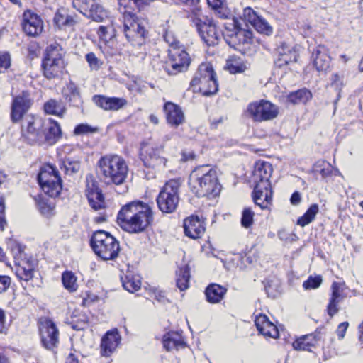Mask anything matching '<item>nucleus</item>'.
I'll list each match as a JSON object with an SVG mask.
<instances>
[{
	"instance_id": "obj_1",
	"label": "nucleus",
	"mask_w": 363,
	"mask_h": 363,
	"mask_svg": "<svg viewBox=\"0 0 363 363\" xmlns=\"http://www.w3.org/2000/svg\"><path fill=\"white\" fill-rule=\"evenodd\" d=\"M118 223L130 233L144 232L153 221L150 207L142 201H132L123 206L118 213Z\"/></svg>"
},
{
	"instance_id": "obj_2",
	"label": "nucleus",
	"mask_w": 363,
	"mask_h": 363,
	"mask_svg": "<svg viewBox=\"0 0 363 363\" xmlns=\"http://www.w3.org/2000/svg\"><path fill=\"white\" fill-rule=\"evenodd\" d=\"M189 185L199 197L214 198L221 189L216 170L208 165L196 167L189 175Z\"/></svg>"
},
{
	"instance_id": "obj_3",
	"label": "nucleus",
	"mask_w": 363,
	"mask_h": 363,
	"mask_svg": "<svg viewBox=\"0 0 363 363\" xmlns=\"http://www.w3.org/2000/svg\"><path fill=\"white\" fill-rule=\"evenodd\" d=\"M273 172L268 162L258 161L255 164L252 181L255 184L253 201L262 209H264L272 201V191L269 179Z\"/></svg>"
},
{
	"instance_id": "obj_4",
	"label": "nucleus",
	"mask_w": 363,
	"mask_h": 363,
	"mask_svg": "<svg viewBox=\"0 0 363 363\" xmlns=\"http://www.w3.org/2000/svg\"><path fill=\"white\" fill-rule=\"evenodd\" d=\"M101 179L106 184H123L128 177L129 167L125 160L118 155H106L97 162Z\"/></svg>"
},
{
	"instance_id": "obj_5",
	"label": "nucleus",
	"mask_w": 363,
	"mask_h": 363,
	"mask_svg": "<svg viewBox=\"0 0 363 363\" xmlns=\"http://www.w3.org/2000/svg\"><path fill=\"white\" fill-rule=\"evenodd\" d=\"M190 84L194 91H199L203 96L215 94L218 90V84L212 65L201 64Z\"/></svg>"
},
{
	"instance_id": "obj_6",
	"label": "nucleus",
	"mask_w": 363,
	"mask_h": 363,
	"mask_svg": "<svg viewBox=\"0 0 363 363\" xmlns=\"http://www.w3.org/2000/svg\"><path fill=\"white\" fill-rule=\"evenodd\" d=\"M91 246L94 252L104 260L114 259L118 255V242L104 230H98L93 234Z\"/></svg>"
},
{
	"instance_id": "obj_7",
	"label": "nucleus",
	"mask_w": 363,
	"mask_h": 363,
	"mask_svg": "<svg viewBox=\"0 0 363 363\" xmlns=\"http://www.w3.org/2000/svg\"><path fill=\"white\" fill-rule=\"evenodd\" d=\"M191 18L201 39L208 45L216 44L218 39V33L213 21L203 14L199 8L192 10Z\"/></svg>"
},
{
	"instance_id": "obj_8",
	"label": "nucleus",
	"mask_w": 363,
	"mask_h": 363,
	"mask_svg": "<svg viewBox=\"0 0 363 363\" xmlns=\"http://www.w3.org/2000/svg\"><path fill=\"white\" fill-rule=\"evenodd\" d=\"M39 184L43 192L50 197L57 196L62 190V179L57 169L46 164L40 168L38 175Z\"/></svg>"
},
{
	"instance_id": "obj_9",
	"label": "nucleus",
	"mask_w": 363,
	"mask_h": 363,
	"mask_svg": "<svg viewBox=\"0 0 363 363\" xmlns=\"http://www.w3.org/2000/svg\"><path fill=\"white\" fill-rule=\"evenodd\" d=\"M180 183L175 179L167 182L157 197L159 209L166 213L174 211L179 203V189Z\"/></svg>"
},
{
	"instance_id": "obj_10",
	"label": "nucleus",
	"mask_w": 363,
	"mask_h": 363,
	"mask_svg": "<svg viewBox=\"0 0 363 363\" xmlns=\"http://www.w3.org/2000/svg\"><path fill=\"white\" fill-rule=\"evenodd\" d=\"M223 35L227 43L235 48L241 45L250 44L252 40V33L249 29L242 28L238 20L229 19L224 23Z\"/></svg>"
},
{
	"instance_id": "obj_11",
	"label": "nucleus",
	"mask_w": 363,
	"mask_h": 363,
	"mask_svg": "<svg viewBox=\"0 0 363 363\" xmlns=\"http://www.w3.org/2000/svg\"><path fill=\"white\" fill-rule=\"evenodd\" d=\"M245 113L254 122L261 123L275 118L278 116L279 108L269 101L262 99L250 103Z\"/></svg>"
},
{
	"instance_id": "obj_12",
	"label": "nucleus",
	"mask_w": 363,
	"mask_h": 363,
	"mask_svg": "<svg viewBox=\"0 0 363 363\" xmlns=\"http://www.w3.org/2000/svg\"><path fill=\"white\" fill-rule=\"evenodd\" d=\"M44 119L33 115H27L22 123V136L30 145H42Z\"/></svg>"
},
{
	"instance_id": "obj_13",
	"label": "nucleus",
	"mask_w": 363,
	"mask_h": 363,
	"mask_svg": "<svg viewBox=\"0 0 363 363\" xmlns=\"http://www.w3.org/2000/svg\"><path fill=\"white\" fill-rule=\"evenodd\" d=\"M73 6L82 13L96 22H106L113 19L110 12L95 0H74Z\"/></svg>"
},
{
	"instance_id": "obj_14",
	"label": "nucleus",
	"mask_w": 363,
	"mask_h": 363,
	"mask_svg": "<svg viewBox=\"0 0 363 363\" xmlns=\"http://www.w3.org/2000/svg\"><path fill=\"white\" fill-rule=\"evenodd\" d=\"M168 52L169 60L164 67L168 74L176 75L187 70L191 63V58L182 46L178 48H169Z\"/></svg>"
},
{
	"instance_id": "obj_15",
	"label": "nucleus",
	"mask_w": 363,
	"mask_h": 363,
	"mask_svg": "<svg viewBox=\"0 0 363 363\" xmlns=\"http://www.w3.org/2000/svg\"><path fill=\"white\" fill-rule=\"evenodd\" d=\"M162 146L155 147L143 142L141 143L140 159L147 168H164L167 167V160L162 155Z\"/></svg>"
},
{
	"instance_id": "obj_16",
	"label": "nucleus",
	"mask_w": 363,
	"mask_h": 363,
	"mask_svg": "<svg viewBox=\"0 0 363 363\" xmlns=\"http://www.w3.org/2000/svg\"><path fill=\"white\" fill-rule=\"evenodd\" d=\"M85 192L92 208L99 210L105 207L104 196L92 174H88L86 177Z\"/></svg>"
},
{
	"instance_id": "obj_17",
	"label": "nucleus",
	"mask_w": 363,
	"mask_h": 363,
	"mask_svg": "<svg viewBox=\"0 0 363 363\" xmlns=\"http://www.w3.org/2000/svg\"><path fill=\"white\" fill-rule=\"evenodd\" d=\"M32 104L30 95L28 92L23 91L21 94L13 99L11 107V119L12 122L20 121Z\"/></svg>"
},
{
	"instance_id": "obj_18",
	"label": "nucleus",
	"mask_w": 363,
	"mask_h": 363,
	"mask_svg": "<svg viewBox=\"0 0 363 363\" xmlns=\"http://www.w3.org/2000/svg\"><path fill=\"white\" fill-rule=\"evenodd\" d=\"M123 32L129 41H138V44L142 43L146 34L145 28L133 15L124 18Z\"/></svg>"
},
{
	"instance_id": "obj_19",
	"label": "nucleus",
	"mask_w": 363,
	"mask_h": 363,
	"mask_svg": "<svg viewBox=\"0 0 363 363\" xmlns=\"http://www.w3.org/2000/svg\"><path fill=\"white\" fill-rule=\"evenodd\" d=\"M21 25L23 31L32 37L38 36L43 30V23L40 17L30 10L23 12Z\"/></svg>"
},
{
	"instance_id": "obj_20",
	"label": "nucleus",
	"mask_w": 363,
	"mask_h": 363,
	"mask_svg": "<svg viewBox=\"0 0 363 363\" xmlns=\"http://www.w3.org/2000/svg\"><path fill=\"white\" fill-rule=\"evenodd\" d=\"M344 284L336 281L333 283L331 286V294L327 306L328 314L330 317H333L338 312V305L345 297L344 295Z\"/></svg>"
},
{
	"instance_id": "obj_21",
	"label": "nucleus",
	"mask_w": 363,
	"mask_h": 363,
	"mask_svg": "<svg viewBox=\"0 0 363 363\" xmlns=\"http://www.w3.org/2000/svg\"><path fill=\"white\" fill-rule=\"evenodd\" d=\"M61 137V128L55 121L48 118L44 119V125L42 133V145L48 143L54 145Z\"/></svg>"
},
{
	"instance_id": "obj_22",
	"label": "nucleus",
	"mask_w": 363,
	"mask_h": 363,
	"mask_svg": "<svg viewBox=\"0 0 363 363\" xmlns=\"http://www.w3.org/2000/svg\"><path fill=\"white\" fill-rule=\"evenodd\" d=\"M184 230L186 236L197 239L204 233L206 228L203 220L197 216H191L184 220Z\"/></svg>"
},
{
	"instance_id": "obj_23",
	"label": "nucleus",
	"mask_w": 363,
	"mask_h": 363,
	"mask_svg": "<svg viewBox=\"0 0 363 363\" xmlns=\"http://www.w3.org/2000/svg\"><path fill=\"white\" fill-rule=\"evenodd\" d=\"M95 104L106 111H118L125 107L128 101L124 98L107 97L96 95L93 97Z\"/></svg>"
},
{
	"instance_id": "obj_24",
	"label": "nucleus",
	"mask_w": 363,
	"mask_h": 363,
	"mask_svg": "<svg viewBox=\"0 0 363 363\" xmlns=\"http://www.w3.org/2000/svg\"><path fill=\"white\" fill-rule=\"evenodd\" d=\"M279 57L277 60L278 67H281L291 63L296 62L298 57L297 51L286 43H281L277 48Z\"/></svg>"
},
{
	"instance_id": "obj_25",
	"label": "nucleus",
	"mask_w": 363,
	"mask_h": 363,
	"mask_svg": "<svg viewBox=\"0 0 363 363\" xmlns=\"http://www.w3.org/2000/svg\"><path fill=\"white\" fill-rule=\"evenodd\" d=\"M38 328L41 340H57L59 331L54 322L43 317L39 320Z\"/></svg>"
},
{
	"instance_id": "obj_26",
	"label": "nucleus",
	"mask_w": 363,
	"mask_h": 363,
	"mask_svg": "<svg viewBox=\"0 0 363 363\" xmlns=\"http://www.w3.org/2000/svg\"><path fill=\"white\" fill-rule=\"evenodd\" d=\"M167 123L177 127L184 121V114L181 107L172 102H167L164 105Z\"/></svg>"
},
{
	"instance_id": "obj_27",
	"label": "nucleus",
	"mask_w": 363,
	"mask_h": 363,
	"mask_svg": "<svg viewBox=\"0 0 363 363\" xmlns=\"http://www.w3.org/2000/svg\"><path fill=\"white\" fill-rule=\"evenodd\" d=\"M313 65L318 72H325L330 66V57L326 48L323 45H318L313 52Z\"/></svg>"
},
{
	"instance_id": "obj_28",
	"label": "nucleus",
	"mask_w": 363,
	"mask_h": 363,
	"mask_svg": "<svg viewBox=\"0 0 363 363\" xmlns=\"http://www.w3.org/2000/svg\"><path fill=\"white\" fill-rule=\"evenodd\" d=\"M42 67L44 75L47 79L59 77L65 68L64 62H51L49 60H43Z\"/></svg>"
},
{
	"instance_id": "obj_29",
	"label": "nucleus",
	"mask_w": 363,
	"mask_h": 363,
	"mask_svg": "<svg viewBox=\"0 0 363 363\" xmlns=\"http://www.w3.org/2000/svg\"><path fill=\"white\" fill-rule=\"evenodd\" d=\"M226 292V288L217 284H211L206 289L205 294L208 302L218 303L223 300Z\"/></svg>"
},
{
	"instance_id": "obj_30",
	"label": "nucleus",
	"mask_w": 363,
	"mask_h": 363,
	"mask_svg": "<svg viewBox=\"0 0 363 363\" xmlns=\"http://www.w3.org/2000/svg\"><path fill=\"white\" fill-rule=\"evenodd\" d=\"M62 94L66 100L74 106L79 107L82 103L79 89L72 82L68 83L63 89Z\"/></svg>"
},
{
	"instance_id": "obj_31",
	"label": "nucleus",
	"mask_w": 363,
	"mask_h": 363,
	"mask_svg": "<svg viewBox=\"0 0 363 363\" xmlns=\"http://www.w3.org/2000/svg\"><path fill=\"white\" fill-rule=\"evenodd\" d=\"M106 24L99 27L97 35L99 39L105 44L113 42L116 36V30L113 26V20L109 19L105 22Z\"/></svg>"
},
{
	"instance_id": "obj_32",
	"label": "nucleus",
	"mask_w": 363,
	"mask_h": 363,
	"mask_svg": "<svg viewBox=\"0 0 363 363\" xmlns=\"http://www.w3.org/2000/svg\"><path fill=\"white\" fill-rule=\"evenodd\" d=\"M121 281L124 289L128 292L133 293L140 289L141 281L138 275L126 274L121 277Z\"/></svg>"
},
{
	"instance_id": "obj_33",
	"label": "nucleus",
	"mask_w": 363,
	"mask_h": 363,
	"mask_svg": "<svg viewBox=\"0 0 363 363\" xmlns=\"http://www.w3.org/2000/svg\"><path fill=\"white\" fill-rule=\"evenodd\" d=\"M118 2L119 10L123 13L124 18L133 16L132 10H134L135 7L141 9L143 4L142 0H118Z\"/></svg>"
},
{
	"instance_id": "obj_34",
	"label": "nucleus",
	"mask_w": 363,
	"mask_h": 363,
	"mask_svg": "<svg viewBox=\"0 0 363 363\" xmlns=\"http://www.w3.org/2000/svg\"><path fill=\"white\" fill-rule=\"evenodd\" d=\"M311 98V92L308 89H302L289 94L287 96V100L293 104H306Z\"/></svg>"
},
{
	"instance_id": "obj_35",
	"label": "nucleus",
	"mask_w": 363,
	"mask_h": 363,
	"mask_svg": "<svg viewBox=\"0 0 363 363\" xmlns=\"http://www.w3.org/2000/svg\"><path fill=\"white\" fill-rule=\"evenodd\" d=\"M60 167L66 175L71 176L79 171L81 164L79 160L67 157L60 162Z\"/></svg>"
},
{
	"instance_id": "obj_36",
	"label": "nucleus",
	"mask_w": 363,
	"mask_h": 363,
	"mask_svg": "<svg viewBox=\"0 0 363 363\" xmlns=\"http://www.w3.org/2000/svg\"><path fill=\"white\" fill-rule=\"evenodd\" d=\"M44 111L48 114L62 116L65 112V107L61 101L50 99L45 103Z\"/></svg>"
},
{
	"instance_id": "obj_37",
	"label": "nucleus",
	"mask_w": 363,
	"mask_h": 363,
	"mask_svg": "<svg viewBox=\"0 0 363 363\" xmlns=\"http://www.w3.org/2000/svg\"><path fill=\"white\" fill-rule=\"evenodd\" d=\"M247 68L246 63L234 57L228 59L225 66V69L231 74L242 73Z\"/></svg>"
},
{
	"instance_id": "obj_38",
	"label": "nucleus",
	"mask_w": 363,
	"mask_h": 363,
	"mask_svg": "<svg viewBox=\"0 0 363 363\" xmlns=\"http://www.w3.org/2000/svg\"><path fill=\"white\" fill-rule=\"evenodd\" d=\"M190 278V267L188 264L180 269L177 279V286L180 291H184L189 288Z\"/></svg>"
},
{
	"instance_id": "obj_39",
	"label": "nucleus",
	"mask_w": 363,
	"mask_h": 363,
	"mask_svg": "<svg viewBox=\"0 0 363 363\" xmlns=\"http://www.w3.org/2000/svg\"><path fill=\"white\" fill-rule=\"evenodd\" d=\"M318 211L319 208L317 204L311 205L306 212L298 219L297 224L302 227L309 224L314 220Z\"/></svg>"
},
{
	"instance_id": "obj_40",
	"label": "nucleus",
	"mask_w": 363,
	"mask_h": 363,
	"mask_svg": "<svg viewBox=\"0 0 363 363\" xmlns=\"http://www.w3.org/2000/svg\"><path fill=\"white\" fill-rule=\"evenodd\" d=\"M62 281L66 289L70 292L77 291V277L74 274L70 271H66L62 274Z\"/></svg>"
},
{
	"instance_id": "obj_41",
	"label": "nucleus",
	"mask_w": 363,
	"mask_h": 363,
	"mask_svg": "<svg viewBox=\"0 0 363 363\" xmlns=\"http://www.w3.org/2000/svg\"><path fill=\"white\" fill-rule=\"evenodd\" d=\"M16 264L15 274L20 280L28 281L33 277V269L30 266L27 267L21 265L19 262Z\"/></svg>"
},
{
	"instance_id": "obj_42",
	"label": "nucleus",
	"mask_w": 363,
	"mask_h": 363,
	"mask_svg": "<svg viewBox=\"0 0 363 363\" xmlns=\"http://www.w3.org/2000/svg\"><path fill=\"white\" fill-rule=\"evenodd\" d=\"M44 60H49L51 62H64L60 48L58 45H50L46 49V54Z\"/></svg>"
},
{
	"instance_id": "obj_43",
	"label": "nucleus",
	"mask_w": 363,
	"mask_h": 363,
	"mask_svg": "<svg viewBox=\"0 0 363 363\" xmlns=\"http://www.w3.org/2000/svg\"><path fill=\"white\" fill-rule=\"evenodd\" d=\"M252 26L257 32L266 35H270L273 33L272 27L264 18H262L261 16Z\"/></svg>"
},
{
	"instance_id": "obj_44",
	"label": "nucleus",
	"mask_w": 363,
	"mask_h": 363,
	"mask_svg": "<svg viewBox=\"0 0 363 363\" xmlns=\"http://www.w3.org/2000/svg\"><path fill=\"white\" fill-rule=\"evenodd\" d=\"M330 85L337 91V99L335 101V103H337L341 96V91L344 86L343 76H340L338 74H333L330 78Z\"/></svg>"
},
{
	"instance_id": "obj_45",
	"label": "nucleus",
	"mask_w": 363,
	"mask_h": 363,
	"mask_svg": "<svg viewBox=\"0 0 363 363\" xmlns=\"http://www.w3.org/2000/svg\"><path fill=\"white\" fill-rule=\"evenodd\" d=\"M8 247L10 249L16 262H17V261H18L22 257V253L23 252V246L15 240H10L8 242Z\"/></svg>"
},
{
	"instance_id": "obj_46",
	"label": "nucleus",
	"mask_w": 363,
	"mask_h": 363,
	"mask_svg": "<svg viewBox=\"0 0 363 363\" xmlns=\"http://www.w3.org/2000/svg\"><path fill=\"white\" fill-rule=\"evenodd\" d=\"M292 347L298 351H308L310 352H314L317 347L315 343L310 342H292Z\"/></svg>"
},
{
	"instance_id": "obj_47",
	"label": "nucleus",
	"mask_w": 363,
	"mask_h": 363,
	"mask_svg": "<svg viewBox=\"0 0 363 363\" xmlns=\"http://www.w3.org/2000/svg\"><path fill=\"white\" fill-rule=\"evenodd\" d=\"M85 58L91 70H99L103 65V62L94 52L87 53Z\"/></svg>"
},
{
	"instance_id": "obj_48",
	"label": "nucleus",
	"mask_w": 363,
	"mask_h": 363,
	"mask_svg": "<svg viewBox=\"0 0 363 363\" xmlns=\"http://www.w3.org/2000/svg\"><path fill=\"white\" fill-rule=\"evenodd\" d=\"M118 342H101V354L104 357H109L113 354Z\"/></svg>"
},
{
	"instance_id": "obj_49",
	"label": "nucleus",
	"mask_w": 363,
	"mask_h": 363,
	"mask_svg": "<svg viewBox=\"0 0 363 363\" xmlns=\"http://www.w3.org/2000/svg\"><path fill=\"white\" fill-rule=\"evenodd\" d=\"M261 334L264 337H269L274 339L280 337L279 331L277 327L270 321L268 323V325L265 326V329L261 332Z\"/></svg>"
},
{
	"instance_id": "obj_50",
	"label": "nucleus",
	"mask_w": 363,
	"mask_h": 363,
	"mask_svg": "<svg viewBox=\"0 0 363 363\" xmlns=\"http://www.w3.org/2000/svg\"><path fill=\"white\" fill-rule=\"evenodd\" d=\"M254 212L250 208H245L242 213L241 224L245 228H248L253 223Z\"/></svg>"
},
{
	"instance_id": "obj_51",
	"label": "nucleus",
	"mask_w": 363,
	"mask_h": 363,
	"mask_svg": "<svg viewBox=\"0 0 363 363\" xmlns=\"http://www.w3.org/2000/svg\"><path fill=\"white\" fill-rule=\"evenodd\" d=\"M322 278L320 276L309 277L308 279L303 284V287L308 289H315L318 288L322 283Z\"/></svg>"
},
{
	"instance_id": "obj_52",
	"label": "nucleus",
	"mask_w": 363,
	"mask_h": 363,
	"mask_svg": "<svg viewBox=\"0 0 363 363\" xmlns=\"http://www.w3.org/2000/svg\"><path fill=\"white\" fill-rule=\"evenodd\" d=\"M243 18L245 21L250 23L252 26H253L255 22L260 17L257 13L250 7L245 8L243 10Z\"/></svg>"
},
{
	"instance_id": "obj_53",
	"label": "nucleus",
	"mask_w": 363,
	"mask_h": 363,
	"mask_svg": "<svg viewBox=\"0 0 363 363\" xmlns=\"http://www.w3.org/2000/svg\"><path fill=\"white\" fill-rule=\"evenodd\" d=\"M11 65V57L9 52H0V73H4Z\"/></svg>"
},
{
	"instance_id": "obj_54",
	"label": "nucleus",
	"mask_w": 363,
	"mask_h": 363,
	"mask_svg": "<svg viewBox=\"0 0 363 363\" xmlns=\"http://www.w3.org/2000/svg\"><path fill=\"white\" fill-rule=\"evenodd\" d=\"M186 346V342H163V347L167 352H173Z\"/></svg>"
},
{
	"instance_id": "obj_55",
	"label": "nucleus",
	"mask_w": 363,
	"mask_h": 363,
	"mask_svg": "<svg viewBox=\"0 0 363 363\" xmlns=\"http://www.w3.org/2000/svg\"><path fill=\"white\" fill-rule=\"evenodd\" d=\"M269 322V320L267 316L264 314L257 315L255 320V325L260 333L264 329H265V326L268 325Z\"/></svg>"
},
{
	"instance_id": "obj_56",
	"label": "nucleus",
	"mask_w": 363,
	"mask_h": 363,
	"mask_svg": "<svg viewBox=\"0 0 363 363\" xmlns=\"http://www.w3.org/2000/svg\"><path fill=\"white\" fill-rule=\"evenodd\" d=\"M96 131V128L91 127L87 124H79L77 125L74 128V134L76 135H82L90 133H94Z\"/></svg>"
},
{
	"instance_id": "obj_57",
	"label": "nucleus",
	"mask_w": 363,
	"mask_h": 363,
	"mask_svg": "<svg viewBox=\"0 0 363 363\" xmlns=\"http://www.w3.org/2000/svg\"><path fill=\"white\" fill-rule=\"evenodd\" d=\"M164 40L169 44V48H178L180 46L179 42L175 38L174 35L170 32H166L164 35Z\"/></svg>"
},
{
	"instance_id": "obj_58",
	"label": "nucleus",
	"mask_w": 363,
	"mask_h": 363,
	"mask_svg": "<svg viewBox=\"0 0 363 363\" xmlns=\"http://www.w3.org/2000/svg\"><path fill=\"white\" fill-rule=\"evenodd\" d=\"M121 337L117 328L107 331L101 340H121Z\"/></svg>"
},
{
	"instance_id": "obj_59",
	"label": "nucleus",
	"mask_w": 363,
	"mask_h": 363,
	"mask_svg": "<svg viewBox=\"0 0 363 363\" xmlns=\"http://www.w3.org/2000/svg\"><path fill=\"white\" fill-rule=\"evenodd\" d=\"M11 283V277L7 275L0 274V294L6 292Z\"/></svg>"
},
{
	"instance_id": "obj_60",
	"label": "nucleus",
	"mask_w": 363,
	"mask_h": 363,
	"mask_svg": "<svg viewBox=\"0 0 363 363\" xmlns=\"http://www.w3.org/2000/svg\"><path fill=\"white\" fill-rule=\"evenodd\" d=\"M213 10L215 11L216 15L223 19H228L231 16L230 11L224 6V4Z\"/></svg>"
},
{
	"instance_id": "obj_61",
	"label": "nucleus",
	"mask_w": 363,
	"mask_h": 363,
	"mask_svg": "<svg viewBox=\"0 0 363 363\" xmlns=\"http://www.w3.org/2000/svg\"><path fill=\"white\" fill-rule=\"evenodd\" d=\"M38 207L41 213L48 217L52 215L54 208L53 206L50 204H48L45 201L40 202L38 203Z\"/></svg>"
},
{
	"instance_id": "obj_62",
	"label": "nucleus",
	"mask_w": 363,
	"mask_h": 363,
	"mask_svg": "<svg viewBox=\"0 0 363 363\" xmlns=\"http://www.w3.org/2000/svg\"><path fill=\"white\" fill-rule=\"evenodd\" d=\"M153 295L155 298L160 303H165L167 301V298L165 296V293L161 290H159L157 289H155L153 290Z\"/></svg>"
},
{
	"instance_id": "obj_63",
	"label": "nucleus",
	"mask_w": 363,
	"mask_h": 363,
	"mask_svg": "<svg viewBox=\"0 0 363 363\" xmlns=\"http://www.w3.org/2000/svg\"><path fill=\"white\" fill-rule=\"evenodd\" d=\"M79 21L77 15L66 14L65 26L72 27L76 25Z\"/></svg>"
},
{
	"instance_id": "obj_64",
	"label": "nucleus",
	"mask_w": 363,
	"mask_h": 363,
	"mask_svg": "<svg viewBox=\"0 0 363 363\" xmlns=\"http://www.w3.org/2000/svg\"><path fill=\"white\" fill-rule=\"evenodd\" d=\"M348 325L347 322H343L339 325L337 329V335L339 339H342L345 337Z\"/></svg>"
}]
</instances>
